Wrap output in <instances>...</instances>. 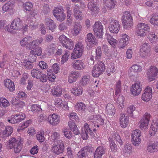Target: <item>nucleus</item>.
I'll return each mask as SVG.
<instances>
[{
	"mask_svg": "<svg viewBox=\"0 0 158 158\" xmlns=\"http://www.w3.org/2000/svg\"><path fill=\"white\" fill-rule=\"evenodd\" d=\"M44 39L42 37L39 39L33 40L32 37L27 36L21 40L19 42L20 45L23 47L31 50L39 46L43 41Z\"/></svg>",
	"mask_w": 158,
	"mask_h": 158,
	"instance_id": "f257e3e1",
	"label": "nucleus"
},
{
	"mask_svg": "<svg viewBox=\"0 0 158 158\" xmlns=\"http://www.w3.org/2000/svg\"><path fill=\"white\" fill-rule=\"evenodd\" d=\"M23 27L22 22L19 18H16L12 22L10 26L5 27V30L8 32L13 33L15 31L20 30Z\"/></svg>",
	"mask_w": 158,
	"mask_h": 158,
	"instance_id": "f03ea898",
	"label": "nucleus"
},
{
	"mask_svg": "<svg viewBox=\"0 0 158 158\" xmlns=\"http://www.w3.org/2000/svg\"><path fill=\"white\" fill-rule=\"evenodd\" d=\"M123 27L126 29L131 28L133 26V19L130 12L125 11L122 17Z\"/></svg>",
	"mask_w": 158,
	"mask_h": 158,
	"instance_id": "7ed1b4c3",
	"label": "nucleus"
},
{
	"mask_svg": "<svg viewBox=\"0 0 158 158\" xmlns=\"http://www.w3.org/2000/svg\"><path fill=\"white\" fill-rule=\"evenodd\" d=\"M9 145L10 149L13 147L15 153H19L22 149V146L21 139L20 138L16 140L14 138H12L9 141Z\"/></svg>",
	"mask_w": 158,
	"mask_h": 158,
	"instance_id": "20e7f679",
	"label": "nucleus"
},
{
	"mask_svg": "<svg viewBox=\"0 0 158 158\" xmlns=\"http://www.w3.org/2000/svg\"><path fill=\"white\" fill-rule=\"evenodd\" d=\"M150 29V27L148 25L142 23H140L137 25L136 33L138 36L143 37L146 35Z\"/></svg>",
	"mask_w": 158,
	"mask_h": 158,
	"instance_id": "39448f33",
	"label": "nucleus"
},
{
	"mask_svg": "<svg viewBox=\"0 0 158 158\" xmlns=\"http://www.w3.org/2000/svg\"><path fill=\"white\" fill-rule=\"evenodd\" d=\"M105 69L104 64L102 61H98L93 67L92 75L93 77H98L102 74Z\"/></svg>",
	"mask_w": 158,
	"mask_h": 158,
	"instance_id": "423d86ee",
	"label": "nucleus"
},
{
	"mask_svg": "<svg viewBox=\"0 0 158 158\" xmlns=\"http://www.w3.org/2000/svg\"><path fill=\"white\" fill-rule=\"evenodd\" d=\"M139 54L143 59H148L151 55V47L148 43H143L140 46Z\"/></svg>",
	"mask_w": 158,
	"mask_h": 158,
	"instance_id": "0eeeda50",
	"label": "nucleus"
},
{
	"mask_svg": "<svg viewBox=\"0 0 158 158\" xmlns=\"http://www.w3.org/2000/svg\"><path fill=\"white\" fill-rule=\"evenodd\" d=\"M83 50L84 46L81 42H78L76 44L73 52L71 55V59L73 60L80 57Z\"/></svg>",
	"mask_w": 158,
	"mask_h": 158,
	"instance_id": "6e6552de",
	"label": "nucleus"
},
{
	"mask_svg": "<svg viewBox=\"0 0 158 158\" xmlns=\"http://www.w3.org/2000/svg\"><path fill=\"white\" fill-rule=\"evenodd\" d=\"M93 30L95 35L97 38H100L103 34V27L101 22L98 21L95 22L93 26Z\"/></svg>",
	"mask_w": 158,
	"mask_h": 158,
	"instance_id": "1a4fd4ad",
	"label": "nucleus"
},
{
	"mask_svg": "<svg viewBox=\"0 0 158 158\" xmlns=\"http://www.w3.org/2000/svg\"><path fill=\"white\" fill-rule=\"evenodd\" d=\"M53 14L55 17L60 22L63 21L65 19L66 15L62 6L55 7L53 10Z\"/></svg>",
	"mask_w": 158,
	"mask_h": 158,
	"instance_id": "9d476101",
	"label": "nucleus"
},
{
	"mask_svg": "<svg viewBox=\"0 0 158 158\" xmlns=\"http://www.w3.org/2000/svg\"><path fill=\"white\" fill-rule=\"evenodd\" d=\"M52 69H52H48L47 71L48 79L49 81L51 82L54 81L56 77V76L53 71L56 74L58 73L60 69L59 64L57 63L54 64L52 66Z\"/></svg>",
	"mask_w": 158,
	"mask_h": 158,
	"instance_id": "9b49d317",
	"label": "nucleus"
},
{
	"mask_svg": "<svg viewBox=\"0 0 158 158\" xmlns=\"http://www.w3.org/2000/svg\"><path fill=\"white\" fill-rule=\"evenodd\" d=\"M121 25L119 21L117 19H113L111 20L109 24L108 28L111 33L117 34L120 30Z\"/></svg>",
	"mask_w": 158,
	"mask_h": 158,
	"instance_id": "f8f14e48",
	"label": "nucleus"
},
{
	"mask_svg": "<svg viewBox=\"0 0 158 158\" xmlns=\"http://www.w3.org/2000/svg\"><path fill=\"white\" fill-rule=\"evenodd\" d=\"M64 148V144L62 140H59L52 145V151L54 153L58 155L63 152Z\"/></svg>",
	"mask_w": 158,
	"mask_h": 158,
	"instance_id": "ddd939ff",
	"label": "nucleus"
},
{
	"mask_svg": "<svg viewBox=\"0 0 158 158\" xmlns=\"http://www.w3.org/2000/svg\"><path fill=\"white\" fill-rule=\"evenodd\" d=\"M141 132L139 130H135L132 132L131 137L133 144L135 146H138L141 143Z\"/></svg>",
	"mask_w": 158,
	"mask_h": 158,
	"instance_id": "4468645a",
	"label": "nucleus"
},
{
	"mask_svg": "<svg viewBox=\"0 0 158 158\" xmlns=\"http://www.w3.org/2000/svg\"><path fill=\"white\" fill-rule=\"evenodd\" d=\"M47 120L50 125L53 126H55L58 124L60 123V116L57 114H51L48 115Z\"/></svg>",
	"mask_w": 158,
	"mask_h": 158,
	"instance_id": "2eb2a0df",
	"label": "nucleus"
},
{
	"mask_svg": "<svg viewBox=\"0 0 158 158\" xmlns=\"http://www.w3.org/2000/svg\"><path fill=\"white\" fill-rule=\"evenodd\" d=\"M142 88V85H141L140 81H136L131 87V93L134 96H137L141 93Z\"/></svg>",
	"mask_w": 158,
	"mask_h": 158,
	"instance_id": "dca6fc26",
	"label": "nucleus"
},
{
	"mask_svg": "<svg viewBox=\"0 0 158 158\" xmlns=\"http://www.w3.org/2000/svg\"><path fill=\"white\" fill-rule=\"evenodd\" d=\"M158 70L155 66H152L147 72V78L149 81L154 80L158 73Z\"/></svg>",
	"mask_w": 158,
	"mask_h": 158,
	"instance_id": "f3484780",
	"label": "nucleus"
},
{
	"mask_svg": "<svg viewBox=\"0 0 158 158\" xmlns=\"http://www.w3.org/2000/svg\"><path fill=\"white\" fill-rule=\"evenodd\" d=\"M142 70V67L137 64H134L129 68L128 75L130 77L135 76L141 72Z\"/></svg>",
	"mask_w": 158,
	"mask_h": 158,
	"instance_id": "a211bd4d",
	"label": "nucleus"
},
{
	"mask_svg": "<svg viewBox=\"0 0 158 158\" xmlns=\"http://www.w3.org/2000/svg\"><path fill=\"white\" fill-rule=\"evenodd\" d=\"M88 134L91 135H94L92 130L89 127L88 124L85 123L82 130L81 135L83 139L85 140L87 139L88 137Z\"/></svg>",
	"mask_w": 158,
	"mask_h": 158,
	"instance_id": "6ab92c4d",
	"label": "nucleus"
},
{
	"mask_svg": "<svg viewBox=\"0 0 158 158\" xmlns=\"http://www.w3.org/2000/svg\"><path fill=\"white\" fill-rule=\"evenodd\" d=\"M88 9L91 11V15L96 16L98 13L99 9L97 4L95 2H89L87 6Z\"/></svg>",
	"mask_w": 158,
	"mask_h": 158,
	"instance_id": "aec40b11",
	"label": "nucleus"
},
{
	"mask_svg": "<svg viewBox=\"0 0 158 158\" xmlns=\"http://www.w3.org/2000/svg\"><path fill=\"white\" fill-rule=\"evenodd\" d=\"M72 66L75 69L77 70H82L84 69L85 65L83 61L80 60H75L72 63Z\"/></svg>",
	"mask_w": 158,
	"mask_h": 158,
	"instance_id": "412c9836",
	"label": "nucleus"
},
{
	"mask_svg": "<svg viewBox=\"0 0 158 158\" xmlns=\"http://www.w3.org/2000/svg\"><path fill=\"white\" fill-rule=\"evenodd\" d=\"M44 23L47 29L53 32L56 30L57 26L54 21L51 19L47 18L45 19Z\"/></svg>",
	"mask_w": 158,
	"mask_h": 158,
	"instance_id": "4be33fe9",
	"label": "nucleus"
},
{
	"mask_svg": "<svg viewBox=\"0 0 158 158\" xmlns=\"http://www.w3.org/2000/svg\"><path fill=\"white\" fill-rule=\"evenodd\" d=\"M120 124L123 128H125L128 126L129 123V117L125 114H120L119 119Z\"/></svg>",
	"mask_w": 158,
	"mask_h": 158,
	"instance_id": "5701e85b",
	"label": "nucleus"
},
{
	"mask_svg": "<svg viewBox=\"0 0 158 158\" xmlns=\"http://www.w3.org/2000/svg\"><path fill=\"white\" fill-rule=\"evenodd\" d=\"M80 77V73L78 72L72 71L70 73L68 77V81L69 83H72L75 82Z\"/></svg>",
	"mask_w": 158,
	"mask_h": 158,
	"instance_id": "b1692460",
	"label": "nucleus"
},
{
	"mask_svg": "<svg viewBox=\"0 0 158 158\" xmlns=\"http://www.w3.org/2000/svg\"><path fill=\"white\" fill-rule=\"evenodd\" d=\"M115 5V2L113 0H104L103 6L106 10H114Z\"/></svg>",
	"mask_w": 158,
	"mask_h": 158,
	"instance_id": "393cba45",
	"label": "nucleus"
},
{
	"mask_svg": "<svg viewBox=\"0 0 158 158\" xmlns=\"http://www.w3.org/2000/svg\"><path fill=\"white\" fill-rule=\"evenodd\" d=\"M73 16L76 20H81L83 19L82 12L79 10L78 6H75L73 10Z\"/></svg>",
	"mask_w": 158,
	"mask_h": 158,
	"instance_id": "a878e982",
	"label": "nucleus"
},
{
	"mask_svg": "<svg viewBox=\"0 0 158 158\" xmlns=\"http://www.w3.org/2000/svg\"><path fill=\"white\" fill-rule=\"evenodd\" d=\"M106 113L110 116H113L115 112V109L113 104L108 103L106 108Z\"/></svg>",
	"mask_w": 158,
	"mask_h": 158,
	"instance_id": "bb28decb",
	"label": "nucleus"
},
{
	"mask_svg": "<svg viewBox=\"0 0 158 158\" xmlns=\"http://www.w3.org/2000/svg\"><path fill=\"white\" fill-rule=\"evenodd\" d=\"M121 37L119 45L121 48H123L128 44L129 36L126 34H124L121 35Z\"/></svg>",
	"mask_w": 158,
	"mask_h": 158,
	"instance_id": "cd10ccee",
	"label": "nucleus"
},
{
	"mask_svg": "<svg viewBox=\"0 0 158 158\" xmlns=\"http://www.w3.org/2000/svg\"><path fill=\"white\" fill-rule=\"evenodd\" d=\"M5 87L10 92L13 91L15 89V85L13 81L10 79H6L4 82Z\"/></svg>",
	"mask_w": 158,
	"mask_h": 158,
	"instance_id": "c85d7f7f",
	"label": "nucleus"
},
{
	"mask_svg": "<svg viewBox=\"0 0 158 158\" xmlns=\"http://www.w3.org/2000/svg\"><path fill=\"white\" fill-rule=\"evenodd\" d=\"M105 153V150L102 146H100L96 149L94 154V158H102Z\"/></svg>",
	"mask_w": 158,
	"mask_h": 158,
	"instance_id": "c756f323",
	"label": "nucleus"
},
{
	"mask_svg": "<svg viewBox=\"0 0 158 158\" xmlns=\"http://www.w3.org/2000/svg\"><path fill=\"white\" fill-rule=\"evenodd\" d=\"M67 20L66 23L68 26H71L73 23V18L72 16V12L70 7L67 8Z\"/></svg>",
	"mask_w": 158,
	"mask_h": 158,
	"instance_id": "7c9ffc66",
	"label": "nucleus"
},
{
	"mask_svg": "<svg viewBox=\"0 0 158 158\" xmlns=\"http://www.w3.org/2000/svg\"><path fill=\"white\" fill-rule=\"evenodd\" d=\"M97 40L95 36L91 33H89L87 35L86 42H88L90 45H98Z\"/></svg>",
	"mask_w": 158,
	"mask_h": 158,
	"instance_id": "2f4dec72",
	"label": "nucleus"
},
{
	"mask_svg": "<svg viewBox=\"0 0 158 158\" xmlns=\"http://www.w3.org/2000/svg\"><path fill=\"white\" fill-rule=\"evenodd\" d=\"M109 146L112 152H116L117 150V146L115 143L112 136H110L108 139Z\"/></svg>",
	"mask_w": 158,
	"mask_h": 158,
	"instance_id": "473e14b6",
	"label": "nucleus"
},
{
	"mask_svg": "<svg viewBox=\"0 0 158 158\" xmlns=\"http://www.w3.org/2000/svg\"><path fill=\"white\" fill-rule=\"evenodd\" d=\"M151 128L153 131V132L149 131V133L151 136L154 135L156 132L158 130V119H155L152 121V125L151 126Z\"/></svg>",
	"mask_w": 158,
	"mask_h": 158,
	"instance_id": "72a5a7b5",
	"label": "nucleus"
},
{
	"mask_svg": "<svg viewBox=\"0 0 158 158\" xmlns=\"http://www.w3.org/2000/svg\"><path fill=\"white\" fill-rule=\"evenodd\" d=\"M42 53V49L41 47H38L36 48L31 50L30 52V55H32L34 56L35 58L32 61H35L36 57V56H40Z\"/></svg>",
	"mask_w": 158,
	"mask_h": 158,
	"instance_id": "f704fd0d",
	"label": "nucleus"
},
{
	"mask_svg": "<svg viewBox=\"0 0 158 158\" xmlns=\"http://www.w3.org/2000/svg\"><path fill=\"white\" fill-rule=\"evenodd\" d=\"M62 92V88L60 86H57L51 90V93L54 96L60 97L61 96Z\"/></svg>",
	"mask_w": 158,
	"mask_h": 158,
	"instance_id": "c9c22d12",
	"label": "nucleus"
},
{
	"mask_svg": "<svg viewBox=\"0 0 158 158\" xmlns=\"http://www.w3.org/2000/svg\"><path fill=\"white\" fill-rule=\"evenodd\" d=\"M68 125L70 129L73 132V133L76 135H77L80 134L79 130L76 125L75 123L73 122L69 121L68 122Z\"/></svg>",
	"mask_w": 158,
	"mask_h": 158,
	"instance_id": "e433bc0d",
	"label": "nucleus"
},
{
	"mask_svg": "<svg viewBox=\"0 0 158 158\" xmlns=\"http://www.w3.org/2000/svg\"><path fill=\"white\" fill-rule=\"evenodd\" d=\"M74 107L75 109L79 112H82L85 111L86 109V106L81 102H78L75 105Z\"/></svg>",
	"mask_w": 158,
	"mask_h": 158,
	"instance_id": "4c0bfd02",
	"label": "nucleus"
},
{
	"mask_svg": "<svg viewBox=\"0 0 158 158\" xmlns=\"http://www.w3.org/2000/svg\"><path fill=\"white\" fill-rule=\"evenodd\" d=\"M90 77L89 75H85L83 76L80 81V84L82 86L87 85L90 82Z\"/></svg>",
	"mask_w": 158,
	"mask_h": 158,
	"instance_id": "58836bf2",
	"label": "nucleus"
},
{
	"mask_svg": "<svg viewBox=\"0 0 158 158\" xmlns=\"http://www.w3.org/2000/svg\"><path fill=\"white\" fill-rule=\"evenodd\" d=\"M106 39L109 44L113 47H114L117 45L118 41L109 34H106Z\"/></svg>",
	"mask_w": 158,
	"mask_h": 158,
	"instance_id": "ea45409f",
	"label": "nucleus"
},
{
	"mask_svg": "<svg viewBox=\"0 0 158 158\" xmlns=\"http://www.w3.org/2000/svg\"><path fill=\"white\" fill-rule=\"evenodd\" d=\"M148 38L152 43H156L158 42V36L153 32H150L148 35Z\"/></svg>",
	"mask_w": 158,
	"mask_h": 158,
	"instance_id": "a19ab883",
	"label": "nucleus"
},
{
	"mask_svg": "<svg viewBox=\"0 0 158 158\" xmlns=\"http://www.w3.org/2000/svg\"><path fill=\"white\" fill-rule=\"evenodd\" d=\"M148 150L151 153L156 152L158 151V145L157 143L149 144L148 147Z\"/></svg>",
	"mask_w": 158,
	"mask_h": 158,
	"instance_id": "79ce46f5",
	"label": "nucleus"
},
{
	"mask_svg": "<svg viewBox=\"0 0 158 158\" xmlns=\"http://www.w3.org/2000/svg\"><path fill=\"white\" fill-rule=\"evenodd\" d=\"M81 28L82 26L81 24L78 23H75L72 31L73 35L75 36L77 35L80 32Z\"/></svg>",
	"mask_w": 158,
	"mask_h": 158,
	"instance_id": "37998d69",
	"label": "nucleus"
},
{
	"mask_svg": "<svg viewBox=\"0 0 158 158\" xmlns=\"http://www.w3.org/2000/svg\"><path fill=\"white\" fill-rule=\"evenodd\" d=\"M91 122H97L99 125H102L104 123V120L100 115H95L93 116L92 120Z\"/></svg>",
	"mask_w": 158,
	"mask_h": 158,
	"instance_id": "c03bdc74",
	"label": "nucleus"
},
{
	"mask_svg": "<svg viewBox=\"0 0 158 158\" xmlns=\"http://www.w3.org/2000/svg\"><path fill=\"white\" fill-rule=\"evenodd\" d=\"M115 64L113 63H110L108 65L106 70V72L108 76H110L111 73H113L116 71Z\"/></svg>",
	"mask_w": 158,
	"mask_h": 158,
	"instance_id": "a18cd8bd",
	"label": "nucleus"
},
{
	"mask_svg": "<svg viewBox=\"0 0 158 158\" xmlns=\"http://www.w3.org/2000/svg\"><path fill=\"white\" fill-rule=\"evenodd\" d=\"M150 22L155 26H158V13L153 14L152 15Z\"/></svg>",
	"mask_w": 158,
	"mask_h": 158,
	"instance_id": "49530a36",
	"label": "nucleus"
},
{
	"mask_svg": "<svg viewBox=\"0 0 158 158\" xmlns=\"http://www.w3.org/2000/svg\"><path fill=\"white\" fill-rule=\"evenodd\" d=\"M55 104L56 106H63L66 109L68 108L66 102H63L61 98L56 99L55 100Z\"/></svg>",
	"mask_w": 158,
	"mask_h": 158,
	"instance_id": "de8ad7c7",
	"label": "nucleus"
},
{
	"mask_svg": "<svg viewBox=\"0 0 158 158\" xmlns=\"http://www.w3.org/2000/svg\"><path fill=\"white\" fill-rule=\"evenodd\" d=\"M71 93L75 96H80L83 93L82 88L79 86L75 87L71 90Z\"/></svg>",
	"mask_w": 158,
	"mask_h": 158,
	"instance_id": "09e8293b",
	"label": "nucleus"
},
{
	"mask_svg": "<svg viewBox=\"0 0 158 158\" xmlns=\"http://www.w3.org/2000/svg\"><path fill=\"white\" fill-rule=\"evenodd\" d=\"M41 72L39 69H33L31 70V74L32 77L38 79L41 77Z\"/></svg>",
	"mask_w": 158,
	"mask_h": 158,
	"instance_id": "8fccbe9b",
	"label": "nucleus"
},
{
	"mask_svg": "<svg viewBox=\"0 0 158 158\" xmlns=\"http://www.w3.org/2000/svg\"><path fill=\"white\" fill-rule=\"evenodd\" d=\"M45 132L43 130L37 132L36 138L37 140L40 143L43 142L45 140Z\"/></svg>",
	"mask_w": 158,
	"mask_h": 158,
	"instance_id": "3c124183",
	"label": "nucleus"
},
{
	"mask_svg": "<svg viewBox=\"0 0 158 158\" xmlns=\"http://www.w3.org/2000/svg\"><path fill=\"white\" fill-rule=\"evenodd\" d=\"M125 98L123 95H119L117 99V102L118 106L121 108H123L124 106V101Z\"/></svg>",
	"mask_w": 158,
	"mask_h": 158,
	"instance_id": "603ef678",
	"label": "nucleus"
},
{
	"mask_svg": "<svg viewBox=\"0 0 158 158\" xmlns=\"http://www.w3.org/2000/svg\"><path fill=\"white\" fill-rule=\"evenodd\" d=\"M13 5V3L11 1H9L7 2L2 7V10L3 13L7 12L9 9H11Z\"/></svg>",
	"mask_w": 158,
	"mask_h": 158,
	"instance_id": "864d4df0",
	"label": "nucleus"
},
{
	"mask_svg": "<svg viewBox=\"0 0 158 158\" xmlns=\"http://www.w3.org/2000/svg\"><path fill=\"white\" fill-rule=\"evenodd\" d=\"M9 106V102L5 98L3 97L0 98V107L6 108Z\"/></svg>",
	"mask_w": 158,
	"mask_h": 158,
	"instance_id": "5fc2aeb1",
	"label": "nucleus"
},
{
	"mask_svg": "<svg viewBox=\"0 0 158 158\" xmlns=\"http://www.w3.org/2000/svg\"><path fill=\"white\" fill-rule=\"evenodd\" d=\"M32 122L31 119H29L24 123L22 125L19 127L18 129V131H23L25 128H27L31 124Z\"/></svg>",
	"mask_w": 158,
	"mask_h": 158,
	"instance_id": "6e6d98bb",
	"label": "nucleus"
},
{
	"mask_svg": "<svg viewBox=\"0 0 158 158\" xmlns=\"http://www.w3.org/2000/svg\"><path fill=\"white\" fill-rule=\"evenodd\" d=\"M70 55V52L69 51L66 50L64 53L62 55L60 61L61 64H64L68 60L69 57Z\"/></svg>",
	"mask_w": 158,
	"mask_h": 158,
	"instance_id": "4d7b16f0",
	"label": "nucleus"
},
{
	"mask_svg": "<svg viewBox=\"0 0 158 158\" xmlns=\"http://www.w3.org/2000/svg\"><path fill=\"white\" fill-rule=\"evenodd\" d=\"M38 10L36 9H34L33 10H31L30 11V15H27V20L30 21L31 19L34 18L35 19V16L38 14Z\"/></svg>",
	"mask_w": 158,
	"mask_h": 158,
	"instance_id": "13d9d810",
	"label": "nucleus"
},
{
	"mask_svg": "<svg viewBox=\"0 0 158 158\" xmlns=\"http://www.w3.org/2000/svg\"><path fill=\"white\" fill-rule=\"evenodd\" d=\"M132 149L131 145L127 144L125 145L123 149V153L130 154L132 152Z\"/></svg>",
	"mask_w": 158,
	"mask_h": 158,
	"instance_id": "bf43d9fd",
	"label": "nucleus"
},
{
	"mask_svg": "<svg viewBox=\"0 0 158 158\" xmlns=\"http://www.w3.org/2000/svg\"><path fill=\"white\" fill-rule=\"evenodd\" d=\"M88 147H84L82 150L80 151L78 153L77 156L79 158H83L86 157L87 155V151Z\"/></svg>",
	"mask_w": 158,
	"mask_h": 158,
	"instance_id": "052dcab7",
	"label": "nucleus"
},
{
	"mask_svg": "<svg viewBox=\"0 0 158 158\" xmlns=\"http://www.w3.org/2000/svg\"><path fill=\"white\" fill-rule=\"evenodd\" d=\"M13 132L12 127L10 126H8L6 127L5 130L3 131V134L5 136H8L10 135Z\"/></svg>",
	"mask_w": 158,
	"mask_h": 158,
	"instance_id": "680f3d73",
	"label": "nucleus"
},
{
	"mask_svg": "<svg viewBox=\"0 0 158 158\" xmlns=\"http://www.w3.org/2000/svg\"><path fill=\"white\" fill-rule=\"evenodd\" d=\"M135 110V107L133 105L129 106L127 109V113L129 116L132 117L133 116V112Z\"/></svg>",
	"mask_w": 158,
	"mask_h": 158,
	"instance_id": "e2e57ef3",
	"label": "nucleus"
},
{
	"mask_svg": "<svg viewBox=\"0 0 158 158\" xmlns=\"http://www.w3.org/2000/svg\"><path fill=\"white\" fill-rule=\"evenodd\" d=\"M69 39V38L64 35H60L59 38L60 42L63 46H65Z\"/></svg>",
	"mask_w": 158,
	"mask_h": 158,
	"instance_id": "0e129e2a",
	"label": "nucleus"
},
{
	"mask_svg": "<svg viewBox=\"0 0 158 158\" xmlns=\"http://www.w3.org/2000/svg\"><path fill=\"white\" fill-rule=\"evenodd\" d=\"M149 123L141 119L140 122L139 127L141 130H145L148 129V127Z\"/></svg>",
	"mask_w": 158,
	"mask_h": 158,
	"instance_id": "69168bd1",
	"label": "nucleus"
},
{
	"mask_svg": "<svg viewBox=\"0 0 158 158\" xmlns=\"http://www.w3.org/2000/svg\"><path fill=\"white\" fill-rule=\"evenodd\" d=\"M23 6L26 11H30L33 7L32 4L29 2H27L23 3Z\"/></svg>",
	"mask_w": 158,
	"mask_h": 158,
	"instance_id": "338daca9",
	"label": "nucleus"
},
{
	"mask_svg": "<svg viewBox=\"0 0 158 158\" xmlns=\"http://www.w3.org/2000/svg\"><path fill=\"white\" fill-rule=\"evenodd\" d=\"M152 94H150L144 92L142 94L141 98L144 102H147L150 100L152 97Z\"/></svg>",
	"mask_w": 158,
	"mask_h": 158,
	"instance_id": "774afa93",
	"label": "nucleus"
}]
</instances>
